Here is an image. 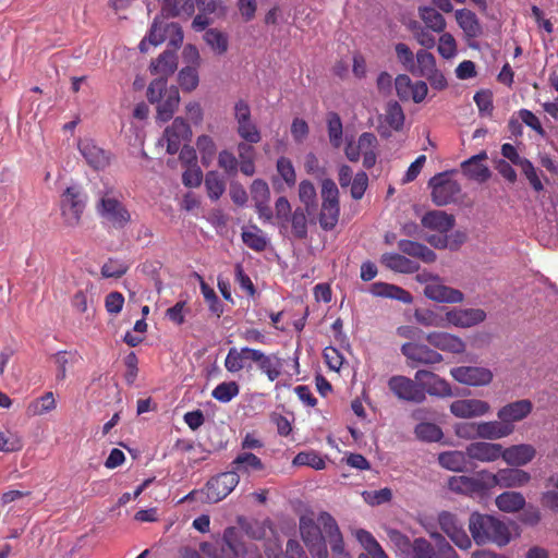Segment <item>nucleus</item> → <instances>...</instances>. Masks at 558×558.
Wrapping results in <instances>:
<instances>
[{
	"instance_id": "nucleus-15",
	"label": "nucleus",
	"mask_w": 558,
	"mask_h": 558,
	"mask_svg": "<svg viewBox=\"0 0 558 558\" xmlns=\"http://www.w3.org/2000/svg\"><path fill=\"white\" fill-rule=\"evenodd\" d=\"M256 349L251 347H242L240 350L236 347H231L225 360L226 369L230 373H238L243 369L252 371L255 364Z\"/></svg>"
},
{
	"instance_id": "nucleus-41",
	"label": "nucleus",
	"mask_w": 558,
	"mask_h": 558,
	"mask_svg": "<svg viewBox=\"0 0 558 558\" xmlns=\"http://www.w3.org/2000/svg\"><path fill=\"white\" fill-rule=\"evenodd\" d=\"M300 532L303 539V543L308 548L311 544L316 542L323 533H325L323 525L319 523L317 519V523L314 522L313 519L310 518H301L300 519Z\"/></svg>"
},
{
	"instance_id": "nucleus-55",
	"label": "nucleus",
	"mask_w": 558,
	"mask_h": 558,
	"mask_svg": "<svg viewBox=\"0 0 558 558\" xmlns=\"http://www.w3.org/2000/svg\"><path fill=\"white\" fill-rule=\"evenodd\" d=\"M250 193L254 206L263 205V203L270 201V187L265 180L255 179L250 186Z\"/></svg>"
},
{
	"instance_id": "nucleus-48",
	"label": "nucleus",
	"mask_w": 558,
	"mask_h": 558,
	"mask_svg": "<svg viewBox=\"0 0 558 558\" xmlns=\"http://www.w3.org/2000/svg\"><path fill=\"white\" fill-rule=\"evenodd\" d=\"M240 387L235 380H228L217 385L213 391L211 397L220 401V403H229L231 399L238 397Z\"/></svg>"
},
{
	"instance_id": "nucleus-29",
	"label": "nucleus",
	"mask_w": 558,
	"mask_h": 558,
	"mask_svg": "<svg viewBox=\"0 0 558 558\" xmlns=\"http://www.w3.org/2000/svg\"><path fill=\"white\" fill-rule=\"evenodd\" d=\"M242 550L243 544L240 542L239 531L235 527H227L220 549L215 553L214 558H239Z\"/></svg>"
},
{
	"instance_id": "nucleus-14",
	"label": "nucleus",
	"mask_w": 558,
	"mask_h": 558,
	"mask_svg": "<svg viewBox=\"0 0 558 558\" xmlns=\"http://www.w3.org/2000/svg\"><path fill=\"white\" fill-rule=\"evenodd\" d=\"M318 521L323 525L327 542L331 545L332 558H350L343 550V536L337 521L327 511H322Z\"/></svg>"
},
{
	"instance_id": "nucleus-4",
	"label": "nucleus",
	"mask_w": 558,
	"mask_h": 558,
	"mask_svg": "<svg viewBox=\"0 0 558 558\" xmlns=\"http://www.w3.org/2000/svg\"><path fill=\"white\" fill-rule=\"evenodd\" d=\"M320 197L319 223L325 231H331L336 227L340 214L339 191L333 180L325 179L323 181Z\"/></svg>"
},
{
	"instance_id": "nucleus-52",
	"label": "nucleus",
	"mask_w": 558,
	"mask_h": 558,
	"mask_svg": "<svg viewBox=\"0 0 558 558\" xmlns=\"http://www.w3.org/2000/svg\"><path fill=\"white\" fill-rule=\"evenodd\" d=\"M294 465H308L316 471L324 470L326 462L319 453L315 451H301L292 460Z\"/></svg>"
},
{
	"instance_id": "nucleus-2",
	"label": "nucleus",
	"mask_w": 558,
	"mask_h": 558,
	"mask_svg": "<svg viewBox=\"0 0 558 558\" xmlns=\"http://www.w3.org/2000/svg\"><path fill=\"white\" fill-rule=\"evenodd\" d=\"M469 531L477 545L496 544L501 548L511 542L509 525L498 518L481 512H472L469 517Z\"/></svg>"
},
{
	"instance_id": "nucleus-27",
	"label": "nucleus",
	"mask_w": 558,
	"mask_h": 558,
	"mask_svg": "<svg viewBox=\"0 0 558 558\" xmlns=\"http://www.w3.org/2000/svg\"><path fill=\"white\" fill-rule=\"evenodd\" d=\"M486 319V313L482 310H452L446 313V322L457 327H471Z\"/></svg>"
},
{
	"instance_id": "nucleus-9",
	"label": "nucleus",
	"mask_w": 558,
	"mask_h": 558,
	"mask_svg": "<svg viewBox=\"0 0 558 558\" xmlns=\"http://www.w3.org/2000/svg\"><path fill=\"white\" fill-rule=\"evenodd\" d=\"M401 352L404 357L411 361V366L439 364L442 361L441 353L430 349L429 345L417 342L403 343Z\"/></svg>"
},
{
	"instance_id": "nucleus-28",
	"label": "nucleus",
	"mask_w": 558,
	"mask_h": 558,
	"mask_svg": "<svg viewBox=\"0 0 558 558\" xmlns=\"http://www.w3.org/2000/svg\"><path fill=\"white\" fill-rule=\"evenodd\" d=\"M397 247L408 258L411 256L425 263H433L437 259V254L420 241L401 239L397 242Z\"/></svg>"
},
{
	"instance_id": "nucleus-49",
	"label": "nucleus",
	"mask_w": 558,
	"mask_h": 558,
	"mask_svg": "<svg viewBox=\"0 0 558 558\" xmlns=\"http://www.w3.org/2000/svg\"><path fill=\"white\" fill-rule=\"evenodd\" d=\"M327 129L331 146L340 147L343 136V125L337 112H329L327 114Z\"/></svg>"
},
{
	"instance_id": "nucleus-13",
	"label": "nucleus",
	"mask_w": 558,
	"mask_h": 558,
	"mask_svg": "<svg viewBox=\"0 0 558 558\" xmlns=\"http://www.w3.org/2000/svg\"><path fill=\"white\" fill-rule=\"evenodd\" d=\"M450 374L459 384L469 386H485L493 379L492 371L485 366H456Z\"/></svg>"
},
{
	"instance_id": "nucleus-21",
	"label": "nucleus",
	"mask_w": 558,
	"mask_h": 558,
	"mask_svg": "<svg viewBox=\"0 0 558 558\" xmlns=\"http://www.w3.org/2000/svg\"><path fill=\"white\" fill-rule=\"evenodd\" d=\"M425 340L436 350L462 353L465 352V342L461 338L452 336V333L444 331H433L425 336Z\"/></svg>"
},
{
	"instance_id": "nucleus-1",
	"label": "nucleus",
	"mask_w": 558,
	"mask_h": 558,
	"mask_svg": "<svg viewBox=\"0 0 558 558\" xmlns=\"http://www.w3.org/2000/svg\"><path fill=\"white\" fill-rule=\"evenodd\" d=\"M177 69L178 56L172 50H165L150 64V72L161 76L150 82L147 88V99L149 102L157 105L156 118L162 122L172 119L180 102L178 87L167 86V76L173 74Z\"/></svg>"
},
{
	"instance_id": "nucleus-22",
	"label": "nucleus",
	"mask_w": 558,
	"mask_h": 558,
	"mask_svg": "<svg viewBox=\"0 0 558 558\" xmlns=\"http://www.w3.org/2000/svg\"><path fill=\"white\" fill-rule=\"evenodd\" d=\"M487 159L486 151H481L473 155L461 163V170L466 178L475 180L477 182H485L492 175L490 170L484 161Z\"/></svg>"
},
{
	"instance_id": "nucleus-64",
	"label": "nucleus",
	"mask_w": 558,
	"mask_h": 558,
	"mask_svg": "<svg viewBox=\"0 0 558 558\" xmlns=\"http://www.w3.org/2000/svg\"><path fill=\"white\" fill-rule=\"evenodd\" d=\"M412 550L416 558H436L437 556V550L433 548L432 543L423 537L414 539Z\"/></svg>"
},
{
	"instance_id": "nucleus-17",
	"label": "nucleus",
	"mask_w": 558,
	"mask_h": 558,
	"mask_svg": "<svg viewBox=\"0 0 558 558\" xmlns=\"http://www.w3.org/2000/svg\"><path fill=\"white\" fill-rule=\"evenodd\" d=\"M490 411V404L481 399H458L450 404V412L456 417L470 418L484 416Z\"/></svg>"
},
{
	"instance_id": "nucleus-40",
	"label": "nucleus",
	"mask_w": 558,
	"mask_h": 558,
	"mask_svg": "<svg viewBox=\"0 0 558 558\" xmlns=\"http://www.w3.org/2000/svg\"><path fill=\"white\" fill-rule=\"evenodd\" d=\"M478 427L480 438L499 439L509 435V427L500 418L493 420L492 422H481Z\"/></svg>"
},
{
	"instance_id": "nucleus-20",
	"label": "nucleus",
	"mask_w": 558,
	"mask_h": 558,
	"mask_svg": "<svg viewBox=\"0 0 558 558\" xmlns=\"http://www.w3.org/2000/svg\"><path fill=\"white\" fill-rule=\"evenodd\" d=\"M192 135L190 125L182 118H177L171 125L165 130V140L167 142V153L177 154L183 143Z\"/></svg>"
},
{
	"instance_id": "nucleus-58",
	"label": "nucleus",
	"mask_w": 558,
	"mask_h": 558,
	"mask_svg": "<svg viewBox=\"0 0 558 558\" xmlns=\"http://www.w3.org/2000/svg\"><path fill=\"white\" fill-rule=\"evenodd\" d=\"M23 448V439L16 433L4 430L0 432V451L14 452Z\"/></svg>"
},
{
	"instance_id": "nucleus-5",
	"label": "nucleus",
	"mask_w": 558,
	"mask_h": 558,
	"mask_svg": "<svg viewBox=\"0 0 558 558\" xmlns=\"http://www.w3.org/2000/svg\"><path fill=\"white\" fill-rule=\"evenodd\" d=\"M430 198L436 206H447L459 198L461 186L448 172L435 174L429 181Z\"/></svg>"
},
{
	"instance_id": "nucleus-54",
	"label": "nucleus",
	"mask_w": 558,
	"mask_h": 558,
	"mask_svg": "<svg viewBox=\"0 0 558 558\" xmlns=\"http://www.w3.org/2000/svg\"><path fill=\"white\" fill-rule=\"evenodd\" d=\"M178 81L182 89L187 90L189 93L190 90L195 89L199 84L197 68L191 65L182 68L178 75Z\"/></svg>"
},
{
	"instance_id": "nucleus-24",
	"label": "nucleus",
	"mask_w": 558,
	"mask_h": 558,
	"mask_svg": "<svg viewBox=\"0 0 558 558\" xmlns=\"http://www.w3.org/2000/svg\"><path fill=\"white\" fill-rule=\"evenodd\" d=\"M421 225L432 231L447 233L454 228V215L442 210H430L422 216Z\"/></svg>"
},
{
	"instance_id": "nucleus-33",
	"label": "nucleus",
	"mask_w": 558,
	"mask_h": 558,
	"mask_svg": "<svg viewBox=\"0 0 558 558\" xmlns=\"http://www.w3.org/2000/svg\"><path fill=\"white\" fill-rule=\"evenodd\" d=\"M468 447L465 451L452 450L442 451L438 456V463L446 470L463 472L469 465Z\"/></svg>"
},
{
	"instance_id": "nucleus-53",
	"label": "nucleus",
	"mask_w": 558,
	"mask_h": 558,
	"mask_svg": "<svg viewBox=\"0 0 558 558\" xmlns=\"http://www.w3.org/2000/svg\"><path fill=\"white\" fill-rule=\"evenodd\" d=\"M52 410H56V399L51 391L45 392L43 397L33 400L27 407V411L32 414H44Z\"/></svg>"
},
{
	"instance_id": "nucleus-19",
	"label": "nucleus",
	"mask_w": 558,
	"mask_h": 558,
	"mask_svg": "<svg viewBox=\"0 0 558 558\" xmlns=\"http://www.w3.org/2000/svg\"><path fill=\"white\" fill-rule=\"evenodd\" d=\"M425 298L437 301V302H449L450 304H454V302H461L464 300V294L456 290V288L448 287L442 284L439 278H432L430 281L427 282L424 289Z\"/></svg>"
},
{
	"instance_id": "nucleus-11",
	"label": "nucleus",
	"mask_w": 558,
	"mask_h": 558,
	"mask_svg": "<svg viewBox=\"0 0 558 558\" xmlns=\"http://www.w3.org/2000/svg\"><path fill=\"white\" fill-rule=\"evenodd\" d=\"M77 148L86 160L87 166L92 167L95 171H100V169H105L110 166L111 153L106 151L105 148L96 145L94 140H80L77 142Z\"/></svg>"
},
{
	"instance_id": "nucleus-16",
	"label": "nucleus",
	"mask_w": 558,
	"mask_h": 558,
	"mask_svg": "<svg viewBox=\"0 0 558 558\" xmlns=\"http://www.w3.org/2000/svg\"><path fill=\"white\" fill-rule=\"evenodd\" d=\"M232 471L238 475V484L242 476H251V474L263 472L266 470V464L263 460L255 456L254 452L241 451L230 463Z\"/></svg>"
},
{
	"instance_id": "nucleus-25",
	"label": "nucleus",
	"mask_w": 558,
	"mask_h": 558,
	"mask_svg": "<svg viewBox=\"0 0 558 558\" xmlns=\"http://www.w3.org/2000/svg\"><path fill=\"white\" fill-rule=\"evenodd\" d=\"M255 365L270 381L276 380L282 374V360L277 353L257 350Z\"/></svg>"
},
{
	"instance_id": "nucleus-10",
	"label": "nucleus",
	"mask_w": 558,
	"mask_h": 558,
	"mask_svg": "<svg viewBox=\"0 0 558 558\" xmlns=\"http://www.w3.org/2000/svg\"><path fill=\"white\" fill-rule=\"evenodd\" d=\"M84 207V201L76 187H66L61 198V211L68 226L78 225Z\"/></svg>"
},
{
	"instance_id": "nucleus-32",
	"label": "nucleus",
	"mask_w": 558,
	"mask_h": 558,
	"mask_svg": "<svg viewBox=\"0 0 558 558\" xmlns=\"http://www.w3.org/2000/svg\"><path fill=\"white\" fill-rule=\"evenodd\" d=\"M371 293L377 298L393 299L410 304L413 301L411 293L402 287L384 283V281H375L371 287Z\"/></svg>"
},
{
	"instance_id": "nucleus-39",
	"label": "nucleus",
	"mask_w": 558,
	"mask_h": 558,
	"mask_svg": "<svg viewBox=\"0 0 558 558\" xmlns=\"http://www.w3.org/2000/svg\"><path fill=\"white\" fill-rule=\"evenodd\" d=\"M420 16H421L425 27L429 28L434 33L440 34L447 27V22H446L445 17L435 8L421 7L420 8Z\"/></svg>"
},
{
	"instance_id": "nucleus-56",
	"label": "nucleus",
	"mask_w": 558,
	"mask_h": 558,
	"mask_svg": "<svg viewBox=\"0 0 558 558\" xmlns=\"http://www.w3.org/2000/svg\"><path fill=\"white\" fill-rule=\"evenodd\" d=\"M129 265L116 258H109L100 268L104 278H122L126 274Z\"/></svg>"
},
{
	"instance_id": "nucleus-59",
	"label": "nucleus",
	"mask_w": 558,
	"mask_h": 558,
	"mask_svg": "<svg viewBox=\"0 0 558 558\" xmlns=\"http://www.w3.org/2000/svg\"><path fill=\"white\" fill-rule=\"evenodd\" d=\"M238 135L242 141L248 143H259L262 140L260 132L255 122L248 118L245 122H242L241 125L238 126Z\"/></svg>"
},
{
	"instance_id": "nucleus-57",
	"label": "nucleus",
	"mask_w": 558,
	"mask_h": 558,
	"mask_svg": "<svg viewBox=\"0 0 558 558\" xmlns=\"http://www.w3.org/2000/svg\"><path fill=\"white\" fill-rule=\"evenodd\" d=\"M276 170L288 186L295 185L296 172L294 170L292 160L287 157H281L276 162Z\"/></svg>"
},
{
	"instance_id": "nucleus-50",
	"label": "nucleus",
	"mask_w": 558,
	"mask_h": 558,
	"mask_svg": "<svg viewBox=\"0 0 558 558\" xmlns=\"http://www.w3.org/2000/svg\"><path fill=\"white\" fill-rule=\"evenodd\" d=\"M196 146L201 154V160L205 167L210 166L215 155L217 153V146L215 141L209 135H199L196 142Z\"/></svg>"
},
{
	"instance_id": "nucleus-12",
	"label": "nucleus",
	"mask_w": 558,
	"mask_h": 558,
	"mask_svg": "<svg viewBox=\"0 0 558 558\" xmlns=\"http://www.w3.org/2000/svg\"><path fill=\"white\" fill-rule=\"evenodd\" d=\"M533 404L530 399H520L502 405L497 412V417L509 427L508 435L514 430V423L524 420L531 414Z\"/></svg>"
},
{
	"instance_id": "nucleus-26",
	"label": "nucleus",
	"mask_w": 558,
	"mask_h": 558,
	"mask_svg": "<svg viewBox=\"0 0 558 558\" xmlns=\"http://www.w3.org/2000/svg\"><path fill=\"white\" fill-rule=\"evenodd\" d=\"M536 457V449L530 444L512 445L504 449L502 459L510 465H525Z\"/></svg>"
},
{
	"instance_id": "nucleus-37",
	"label": "nucleus",
	"mask_w": 558,
	"mask_h": 558,
	"mask_svg": "<svg viewBox=\"0 0 558 558\" xmlns=\"http://www.w3.org/2000/svg\"><path fill=\"white\" fill-rule=\"evenodd\" d=\"M496 505L501 511L517 512L525 508L526 499L520 492L508 490L497 496Z\"/></svg>"
},
{
	"instance_id": "nucleus-6",
	"label": "nucleus",
	"mask_w": 558,
	"mask_h": 558,
	"mask_svg": "<svg viewBox=\"0 0 558 558\" xmlns=\"http://www.w3.org/2000/svg\"><path fill=\"white\" fill-rule=\"evenodd\" d=\"M239 485V477L232 471L220 472L216 476L210 477L204 487L206 501L210 504L220 502L221 499L228 497L233 492L234 487Z\"/></svg>"
},
{
	"instance_id": "nucleus-35",
	"label": "nucleus",
	"mask_w": 558,
	"mask_h": 558,
	"mask_svg": "<svg viewBox=\"0 0 558 558\" xmlns=\"http://www.w3.org/2000/svg\"><path fill=\"white\" fill-rule=\"evenodd\" d=\"M456 20L468 37H477L482 33L481 22L478 21L476 13L470 9H458L456 11Z\"/></svg>"
},
{
	"instance_id": "nucleus-3",
	"label": "nucleus",
	"mask_w": 558,
	"mask_h": 558,
	"mask_svg": "<svg viewBox=\"0 0 558 558\" xmlns=\"http://www.w3.org/2000/svg\"><path fill=\"white\" fill-rule=\"evenodd\" d=\"M96 210L100 218L116 229H123L132 221L130 210L111 192H106L99 198Z\"/></svg>"
},
{
	"instance_id": "nucleus-31",
	"label": "nucleus",
	"mask_w": 558,
	"mask_h": 558,
	"mask_svg": "<svg viewBox=\"0 0 558 558\" xmlns=\"http://www.w3.org/2000/svg\"><path fill=\"white\" fill-rule=\"evenodd\" d=\"M354 536L364 549L359 558H389L372 532L359 529Z\"/></svg>"
},
{
	"instance_id": "nucleus-8",
	"label": "nucleus",
	"mask_w": 558,
	"mask_h": 558,
	"mask_svg": "<svg viewBox=\"0 0 558 558\" xmlns=\"http://www.w3.org/2000/svg\"><path fill=\"white\" fill-rule=\"evenodd\" d=\"M389 390L397 399L408 401L409 403H423V392L415 377L392 376L387 381Z\"/></svg>"
},
{
	"instance_id": "nucleus-23",
	"label": "nucleus",
	"mask_w": 558,
	"mask_h": 558,
	"mask_svg": "<svg viewBox=\"0 0 558 558\" xmlns=\"http://www.w3.org/2000/svg\"><path fill=\"white\" fill-rule=\"evenodd\" d=\"M504 446L494 442H472L468 445V458L490 463L502 458Z\"/></svg>"
},
{
	"instance_id": "nucleus-18",
	"label": "nucleus",
	"mask_w": 558,
	"mask_h": 558,
	"mask_svg": "<svg viewBox=\"0 0 558 558\" xmlns=\"http://www.w3.org/2000/svg\"><path fill=\"white\" fill-rule=\"evenodd\" d=\"M486 477L490 485L501 487H519L531 481L529 472L520 469H504L496 473H486Z\"/></svg>"
},
{
	"instance_id": "nucleus-7",
	"label": "nucleus",
	"mask_w": 558,
	"mask_h": 558,
	"mask_svg": "<svg viewBox=\"0 0 558 558\" xmlns=\"http://www.w3.org/2000/svg\"><path fill=\"white\" fill-rule=\"evenodd\" d=\"M415 379L423 392V403L427 393L430 397L447 398L452 396V389L448 380L439 377L437 373L426 369L415 372Z\"/></svg>"
},
{
	"instance_id": "nucleus-60",
	"label": "nucleus",
	"mask_w": 558,
	"mask_h": 558,
	"mask_svg": "<svg viewBox=\"0 0 558 558\" xmlns=\"http://www.w3.org/2000/svg\"><path fill=\"white\" fill-rule=\"evenodd\" d=\"M415 434L420 439L439 440L442 438L441 427L433 423H421L415 427Z\"/></svg>"
},
{
	"instance_id": "nucleus-63",
	"label": "nucleus",
	"mask_w": 558,
	"mask_h": 558,
	"mask_svg": "<svg viewBox=\"0 0 558 558\" xmlns=\"http://www.w3.org/2000/svg\"><path fill=\"white\" fill-rule=\"evenodd\" d=\"M395 50L397 53V60L400 63H402L404 69H407L410 73L413 74L415 56L410 49V47L404 45V43H397V45L395 46Z\"/></svg>"
},
{
	"instance_id": "nucleus-61",
	"label": "nucleus",
	"mask_w": 558,
	"mask_h": 558,
	"mask_svg": "<svg viewBox=\"0 0 558 558\" xmlns=\"http://www.w3.org/2000/svg\"><path fill=\"white\" fill-rule=\"evenodd\" d=\"M412 33L420 46L424 47L425 50L432 49L436 46L435 36L430 33L429 28L423 27L418 25V23H414L412 26Z\"/></svg>"
},
{
	"instance_id": "nucleus-47",
	"label": "nucleus",
	"mask_w": 558,
	"mask_h": 558,
	"mask_svg": "<svg viewBox=\"0 0 558 558\" xmlns=\"http://www.w3.org/2000/svg\"><path fill=\"white\" fill-rule=\"evenodd\" d=\"M204 184L210 199L217 201L226 192V181L217 171L207 172Z\"/></svg>"
},
{
	"instance_id": "nucleus-46",
	"label": "nucleus",
	"mask_w": 558,
	"mask_h": 558,
	"mask_svg": "<svg viewBox=\"0 0 558 558\" xmlns=\"http://www.w3.org/2000/svg\"><path fill=\"white\" fill-rule=\"evenodd\" d=\"M204 40L217 54L228 51V35L217 28H209L204 34Z\"/></svg>"
},
{
	"instance_id": "nucleus-45",
	"label": "nucleus",
	"mask_w": 558,
	"mask_h": 558,
	"mask_svg": "<svg viewBox=\"0 0 558 558\" xmlns=\"http://www.w3.org/2000/svg\"><path fill=\"white\" fill-rule=\"evenodd\" d=\"M242 241L255 252H264L267 246V239L264 232L255 226L251 230L242 231Z\"/></svg>"
},
{
	"instance_id": "nucleus-42",
	"label": "nucleus",
	"mask_w": 558,
	"mask_h": 558,
	"mask_svg": "<svg viewBox=\"0 0 558 558\" xmlns=\"http://www.w3.org/2000/svg\"><path fill=\"white\" fill-rule=\"evenodd\" d=\"M299 199L308 215L315 213L317 201L315 185L310 180H303L299 184Z\"/></svg>"
},
{
	"instance_id": "nucleus-43",
	"label": "nucleus",
	"mask_w": 558,
	"mask_h": 558,
	"mask_svg": "<svg viewBox=\"0 0 558 558\" xmlns=\"http://www.w3.org/2000/svg\"><path fill=\"white\" fill-rule=\"evenodd\" d=\"M306 214L307 211L304 207H296L289 218V221H291L292 234L299 240L307 238L308 230Z\"/></svg>"
},
{
	"instance_id": "nucleus-51",
	"label": "nucleus",
	"mask_w": 558,
	"mask_h": 558,
	"mask_svg": "<svg viewBox=\"0 0 558 558\" xmlns=\"http://www.w3.org/2000/svg\"><path fill=\"white\" fill-rule=\"evenodd\" d=\"M196 276L199 280L201 292L203 293L204 300L209 305L210 312L215 313L219 317L223 310L221 301L218 299L215 289L205 283L199 274H196Z\"/></svg>"
},
{
	"instance_id": "nucleus-62",
	"label": "nucleus",
	"mask_w": 558,
	"mask_h": 558,
	"mask_svg": "<svg viewBox=\"0 0 558 558\" xmlns=\"http://www.w3.org/2000/svg\"><path fill=\"white\" fill-rule=\"evenodd\" d=\"M392 490L389 488H381L379 490H364L362 497L366 504L376 506L389 502L392 499Z\"/></svg>"
},
{
	"instance_id": "nucleus-36",
	"label": "nucleus",
	"mask_w": 558,
	"mask_h": 558,
	"mask_svg": "<svg viewBox=\"0 0 558 558\" xmlns=\"http://www.w3.org/2000/svg\"><path fill=\"white\" fill-rule=\"evenodd\" d=\"M378 141L374 133L364 132L359 135V147L363 157V166L367 169L374 167L377 155Z\"/></svg>"
},
{
	"instance_id": "nucleus-38",
	"label": "nucleus",
	"mask_w": 558,
	"mask_h": 558,
	"mask_svg": "<svg viewBox=\"0 0 558 558\" xmlns=\"http://www.w3.org/2000/svg\"><path fill=\"white\" fill-rule=\"evenodd\" d=\"M435 56L426 49L417 50L414 60L413 75L425 76L427 80L436 73Z\"/></svg>"
},
{
	"instance_id": "nucleus-30",
	"label": "nucleus",
	"mask_w": 558,
	"mask_h": 558,
	"mask_svg": "<svg viewBox=\"0 0 558 558\" xmlns=\"http://www.w3.org/2000/svg\"><path fill=\"white\" fill-rule=\"evenodd\" d=\"M381 265L396 272L414 274L421 268L418 262L410 259L404 253H384L381 254Z\"/></svg>"
},
{
	"instance_id": "nucleus-44",
	"label": "nucleus",
	"mask_w": 558,
	"mask_h": 558,
	"mask_svg": "<svg viewBox=\"0 0 558 558\" xmlns=\"http://www.w3.org/2000/svg\"><path fill=\"white\" fill-rule=\"evenodd\" d=\"M53 359L57 365L56 378L58 380H64L68 365L77 363L81 356L76 351H60L56 353Z\"/></svg>"
},
{
	"instance_id": "nucleus-34",
	"label": "nucleus",
	"mask_w": 558,
	"mask_h": 558,
	"mask_svg": "<svg viewBox=\"0 0 558 558\" xmlns=\"http://www.w3.org/2000/svg\"><path fill=\"white\" fill-rule=\"evenodd\" d=\"M449 489L456 493L468 494H480L487 487L482 480L470 476H453L448 482Z\"/></svg>"
}]
</instances>
